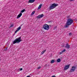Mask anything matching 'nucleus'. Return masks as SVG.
<instances>
[{
  "mask_svg": "<svg viewBox=\"0 0 77 77\" xmlns=\"http://www.w3.org/2000/svg\"><path fill=\"white\" fill-rule=\"evenodd\" d=\"M21 15H22V13H20V14L17 17V19H18V18H20V17H21Z\"/></svg>",
  "mask_w": 77,
  "mask_h": 77,
  "instance_id": "obj_10",
  "label": "nucleus"
},
{
  "mask_svg": "<svg viewBox=\"0 0 77 77\" xmlns=\"http://www.w3.org/2000/svg\"><path fill=\"white\" fill-rule=\"evenodd\" d=\"M54 62V60H52L51 62V63H53Z\"/></svg>",
  "mask_w": 77,
  "mask_h": 77,
  "instance_id": "obj_16",
  "label": "nucleus"
},
{
  "mask_svg": "<svg viewBox=\"0 0 77 77\" xmlns=\"http://www.w3.org/2000/svg\"><path fill=\"white\" fill-rule=\"evenodd\" d=\"M41 67H39L38 68V69H40V68H41Z\"/></svg>",
  "mask_w": 77,
  "mask_h": 77,
  "instance_id": "obj_21",
  "label": "nucleus"
},
{
  "mask_svg": "<svg viewBox=\"0 0 77 77\" xmlns=\"http://www.w3.org/2000/svg\"><path fill=\"white\" fill-rule=\"evenodd\" d=\"M65 51H66V50H65V49H64L62 51V52L63 53V52H65Z\"/></svg>",
  "mask_w": 77,
  "mask_h": 77,
  "instance_id": "obj_18",
  "label": "nucleus"
},
{
  "mask_svg": "<svg viewBox=\"0 0 77 77\" xmlns=\"http://www.w3.org/2000/svg\"><path fill=\"white\" fill-rule=\"evenodd\" d=\"M43 28L45 30H49V29H50V27L49 26V25H48L45 24L44 25Z\"/></svg>",
  "mask_w": 77,
  "mask_h": 77,
  "instance_id": "obj_4",
  "label": "nucleus"
},
{
  "mask_svg": "<svg viewBox=\"0 0 77 77\" xmlns=\"http://www.w3.org/2000/svg\"><path fill=\"white\" fill-rule=\"evenodd\" d=\"M43 17H44V14H42L39 15L38 16H37V18H39V19H40V18H42Z\"/></svg>",
  "mask_w": 77,
  "mask_h": 77,
  "instance_id": "obj_7",
  "label": "nucleus"
},
{
  "mask_svg": "<svg viewBox=\"0 0 77 77\" xmlns=\"http://www.w3.org/2000/svg\"><path fill=\"white\" fill-rule=\"evenodd\" d=\"M75 68H76V67L73 66H72L71 68V69L69 71L70 72H74V71H75Z\"/></svg>",
  "mask_w": 77,
  "mask_h": 77,
  "instance_id": "obj_5",
  "label": "nucleus"
},
{
  "mask_svg": "<svg viewBox=\"0 0 77 77\" xmlns=\"http://www.w3.org/2000/svg\"><path fill=\"white\" fill-rule=\"evenodd\" d=\"M35 0H29V2L30 3H34Z\"/></svg>",
  "mask_w": 77,
  "mask_h": 77,
  "instance_id": "obj_11",
  "label": "nucleus"
},
{
  "mask_svg": "<svg viewBox=\"0 0 77 77\" xmlns=\"http://www.w3.org/2000/svg\"><path fill=\"white\" fill-rule=\"evenodd\" d=\"M22 70H23V68H20V71H22Z\"/></svg>",
  "mask_w": 77,
  "mask_h": 77,
  "instance_id": "obj_22",
  "label": "nucleus"
},
{
  "mask_svg": "<svg viewBox=\"0 0 77 77\" xmlns=\"http://www.w3.org/2000/svg\"><path fill=\"white\" fill-rule=\"evenodd\" d=\"M67 18H70V16H67Z\"/></svg>",
  "mask_w": 77,
  "mask_h": 77,
  "instance_id": "obj_25",
  "label": "nucleus"
},
{
  "mask_svg": "<svg viewBox=\"0 0 77 77\" xmlns=\"http://www.w3.org/2000/svg\"><path fill=\"white\" fill-rule=\"evenodd\" d=\"M70 64L67 65H65L64 69V70H67L69 68V66H70Z\"/></svg>",
  "mask_w": 77,
  "mask_h": 77,
  "instance_id": "obj_6",
  "label": "nucleus"
},
{
  "mask_svg": "<svg viewBox=\"0 0 77 77\" xmlns=\"http://www.w3.org/2000/svg\"><path fill=\"white\" fill-rule=\"evenodd\" d=\"M35 12V11H34L33 12H32V13L31 14V15H34Z\"/></svg>",
  "mask_w": 77,
  "mask_h": 77,
  "instance_id": "obj_17",
  "label": "nucleus"
},
{
  "mask_svg": "<svg viewBox=\"0 0 77 77\" xmlns=\"http://www.w3.org/2000/svg\"><path fill=\"white\" fill-rule=\"evenodd\" d=\"M23 26V25H20V27H21V26Z\"/></svg>",
  "mask_w": 77,
  "mask_h": 77,
  "instance_id": "obj_28",
  "label": "nucleus"
},
{
  "mask_svg": "<svg viewBox=\"0 0 77 77\" xmlns=\"http://www.w3.org/2000/svg\"><path fill=\"white\" fill-rule=\"evenodd\" d=\"M25 11H26V10L25 9H23L22 11H21L20 12L21 13H23L24 12H25Z\"/></svg>",
  "mask_w": 77,
  "mask_h": 77,
  "instance_id": "obj_15",
  "label": "nucleus"
},
{
  "mask_svg": "<svg viewBox=\"0 0 77 77\" xmlns=\"http://www.w3.org/2000/svg\"><path fill=\"white\" fill-rule=\"evenodd\" d=\"M46 51V50H44L42 52H41V54H43Z\"/></svg>",
  "mask_w": 77,
  "mask_h": 77,
  "instance_id": "obj_13",
  "label": "nucleus"
},
{
  "mask_svg": "<svg viewBox=\"0 0 77 77\" xmlns=\"http://www.w3.org/2000/svg\"><path fill=\"white\" fill-rule=\"evenodd\" d=\"M58 6V4L54 3L52 4L51 6H50L49 7V9L50 10H51V9H53L55 8V7H56V6Z\"/></svg>",
  "mask_w": 77,
  "mask_h": 77,
  "instance_id": "obj_3",
  "label": "nucleus"
},
{
  "mask_svg": "<svg viewBox=\"0 0 77 77\" xmlns=\"http://www.w3.org/2000/svg\"><path fill=\"white\" fill-rule=\"evenodd\" d=\"M52 77H56V76L54 75L52 76Z\"/></svg>",
  "mask_w": 77,
  "mask_h": 77,
  "instance_id": "obj_26",
  "label": "nucleus"
},
{
  "mask_svg": "<svg viewBox=\"0 0 77 77\" xmlns=\"http://www.w3.org/2000/svg\"><path fill=\"white\" fill-rule=\"evenodd\" d=\"M14 26V25L12 24L10 26V27H13Z\"/></svg>",
  "mask_w": 77,
  "mask_h": 77,
  "instance_id": "obj_20",
  "label": "nucleus"
},
{
  "mask_svg": "<svg viewBox=\"0 0 77 77\" xmlns=\"http://www.w3.org/2000/svg\"><path fill=\"white\" fill-rule=\"evenodd\" d=\"M74 0H70V1L71 2H72V1H73Z\"/></svg>",
  "mask_w": 77,
  "mask_h": 77,
  "instance_id": "obj_27",
  "label": "nucleus"
},
{
  "mask_svg": "<svg viewBox=\"0 0 77 77\" xmlns=\"http://www.w3.org/2000/svg\"><path fill=\"white\" fill-rule=\"evenodd\" d=\"M5 50H8V48H5Z\"/></svg>",
  "mask_w": 77,
  "mask_h": 77,
  "instance_id": "obj_24",
  "label": "nucleus"
},
{
  "mask_svg": "<svg viewBox=\"0 0 77 77\" xmlns=\"http://www.w3.org/2000/svg\"><path fill=\"white\" fill-rule=\"evenodd\" d=\"M61 60L60 59H59L58 60H57V62H61Z\"/></svg>",
  "mask_w": 77,
  "mask_h": 77,
  "instance_id": "obj_14",
  "label": "nucleus"
},
{
  "mask_svg": "<svg viewBox=\"0 0 77 77\" xmlns=\"http://www.w3.org/2000/svg\"><path fill=\"white\" fill-rule=\"evenodd\" d=\"M63 53V52H62V51L60 53V54H62Z\"/></svg>",
  "mask_w": 77,
  "mask_h": 77,
  "instance_id": "obj_23",
  "label": "nucleus"
},
{
  "mask_svg": "<svg viewBox=\"0 0 77 77\" xmlns=\"http://www.w3.org/2000/svg\"><path fill=\"white\" fill-rule=\"evenodd\" d=\"M69 35L71 36V35H72V33L70 32V33H69Z\"/></svg>",
  "mask_w": 77,
  "mask_h": 77,
  "instance_id": "obj_19",
  "label": "nucleus"
},
{
  "mask_svg": "<svg viewBox=\"0 0 77 77\" xmlns=\"http://www.w3.org/2000/svg\"><path fill=\"white\" fill-rule=\"evenodd\" d=\"M42 4H40L38 8V9L39 10V9H41V7H42Z\"/></svg>",
  "mask_w": 77,
  "mask_h": 77,
  "instance_id": "obj_12",
  "label": "nucleus"
},
{
  "mask_svg": "<svg viewBox=\"0 0 77 77\" xmlns=\"http://www.w3.org/2000/svg\"><path fill=\"white\" fill-rule=\"evenodd\" d=\"M20 29H21V26H19L17 28V30H16L15 32V33H17V32H18V31H19Z\"/></svg>",
  "mask_w": 77,
  "mask_h": 77,
  "instance_id": "obj_9",
  "label": "nucleus"
},
{
  "mask_svg": "<svg viewBox=\"0 0 77 77\" xmlns=\"http://www.w3.org/2000/svg\"><path fill=\"white\" fill-rule=\"evenodd\" d=\"M65 47L67 49H69V48H70V46L67 43L66 44V46Z\"/></svg>",
  "mask_w": 77,
  "mask_h": 77,
  "instance_id": "obj_8",
  "label": "nucleus"
},
{
  "mask_svg": "<svg viewBox=\"0 0 77 77\" xmlns=\"http://www.w3.org/2000/svg\"><path fill=\"white\" fill-rule=\"evenodd\" d=\"M73 23V20L72 19L69 18L67 19V20L66 22V24L65 25L64 27L67 28L68 27H69L70 25H71Z\"/></svg>",
  "mask_w": 77,
  "mask_h": 77,
  "instance_id": "obj_1",
  "label": "nucleus"
},
{
  "mask_svg": "<svg viewBox=\"0 0 77 77\" xmlns=\"http://www.w3.org/2000/svg\"><path fill=\"white\" fill-rule=\"evenodd\" d=\"M21 37H19L17 39H16L14 41L13 44H15L16 43H19L21 41Z\"/></svg>",
  "mask_w": 77,
  "mask_h": 77,
  "instance_id": "obj_2",
  "label": "nucleus"
}]
</instances>
